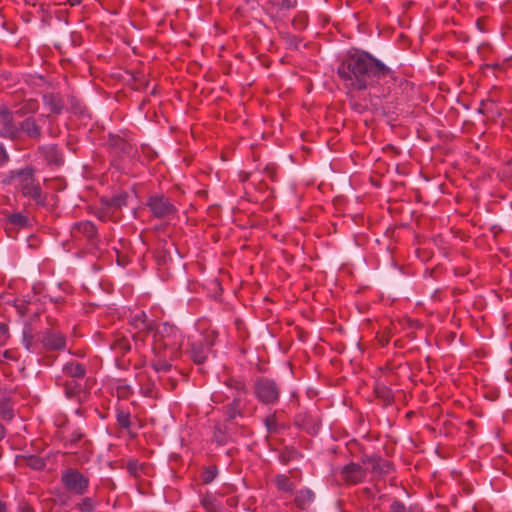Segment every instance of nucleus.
I'll use <instances>...</instances> for the list:
<instances>
[{
  "mask_svg": "<svg viewBox=\"0 0 512 512\" xmlns=\"http://www.w3.org/2000/svg\"><path fill=\"white\" fill-rule=\"evenodd\" d=\"M154 384H151L149 387H147L145 390H144V395L145 396H148V397H153L154 396Z\"/></svg>",
  "mask_w": 512,
  "mask_h": 512,
  "instance_id": "49",
  "label": "nucleus"
},
{
  "mask_svg": "<svg viewBox=\"0 0 512 512\" xmlns=\"http://www.w3.org/2000/svg\"><path fill=\"white\" fill-rule=\"evenodd\" d=\"M265 171H266V173H268V174L270 175V177L272 178V180H274V169H273V167H271V166H267V167L265 168Z\"/></svg>",
  "mask_w": 512,
  "mask_h": 512,
  "instance_id": "50",
  "label": "nucleus"
},
{
  "mask_svg": "<svg viewBox=\"0 0 512 512\" xmlns=\"http://www.w3.org/2000/svg\"><path fill=\"white\" fill-rule=\"evenodd\" d=\"M146 205L152 214L159 219H169L175 215L177 209L164 195H151Z\"/></svg>",
  "mask_w": 512,
  "mask_h": 512,
  "instance_id": "7",
  "label": "nucleus"
},
{
  "mask_svg": "<svg viewBox=\"0 0 512 512\" xmlns=\"http://www.w3.org/2000/svg\"><path fill=\"white\" fill-rule=\"evenodd\" d=\"M55 383L59 387H63L64 394L68 399H74L82 402L86 399L88 393L86 386L77 379H65L63 376H56Z\"/></svg>",
  "mask_w": 512,
  "mask_h": 512,
  "instance_id": "8",
  "label": "nucleus"
},
{
  "mask_svg": "<svg viewBox=\"0 0 512 512\" xmlns=\"http://www.w3.org/2000/svg\"><path fill=\"white\" fill-rule=\"evenodd\" d=\"M42 100L44 105L51 111V113L46 116L48 119L51 120L53 115L57 116L63 112L65 104L59 94L46 93L43 95Z\"/></svg>",
  "mask_w": 512,
  "mask_h": 512,
  "instance_id": "15",
  "label": "nucleus"
},
{
  "mask_svg": "<svg viewBox=\"0 0 512 512\" xmlns=\"http://www.w3.org/2000/svg\"><path fill=\"white\" fill-rule=\"evenodd\" d=\"M25 5L31 6L34 11H30L29 13L31 15L39 14L43 11L42 5H38L39 0H22Z\"/></svg>",
  "mask_w": 512,
  "mask_h": 512,
  "instance_id": "42",
  "label": "nucleus"
},
{
  "mask_svg": "<svg viewBox=\"0 0 512 512\" xmlns=\"http://www.w3.org/2000/svg\"><path fill=\"white\" fill-rule=\"evenodd\" d=\"M19 138L24 134L28 139L39 141L42 137V128L33 116H27L18 124Z\"/></svg>",
  "mask_w": 512,
  "mask_h": 512,
  "instance_id": "10",
  "label": "nucleus"
},
{
  "mask_svg": "<svg viewBox=\"0 0 512 512\" xmlns=\"http://www.w3.org/2000/svg\"><path fill=\"white\" fill-rule=\"evenodd\" d=\"M62 372L63 377L67 376L71 379L82 380L86 375V367L77 361H69L63 366Z\"/></svg>",
  "mask_w": 512,
  "mask_h": 512,
  "instance_id": "18",
  "label": "nucleus"
},
{
  "mask_svg": "<svg viewBox=\"0 0 512 512\" xmlns=\"http://www.w3.org/2000/svg\"><path fill=\"white\" fill-rule=\"evenodd\" d=\"M117 262H118V264H119V265H121V266H124V265H125L124 260H123V259H121L119 256H118Z\"/></svg>",
  "mask_w": 512,
  "mask_h": 512,
  "instance_id": "57",
  "label": "nucleus"
},
{
  "mask_svg": "<svg viewBox=\"0 0 512 512\" xmlns=\"http://www.w3.org/2000/svg\"><path fill=\"white\" fill-rule=\"evenodd\" d=\"M72 235L74 237L83 235L92 246H96L98 239L97 228L91 221L75 223L72 228Z\"/></svg>",
  "mask_w": 512,
  "mask_h": 512,
  "instance_id": "12",
  "label": "nucleus"
},
{
  "mask_svg": "<svg viewBox=\"0 0 512 512\" xmlns=\"http://www.w3.org/2000/svg\"><path fill=\"white\" fill-rule=\"evenodd\" d=\"M297 455V452L294 448L286 447L279 455V459L281 463L287 464L291 460H293Z\"/></svg>",
  "mask_w": 512,
  "mask_h": 512,
  "instance_id": "36",
  "label": "nucleus"
},
{
  "mask_svg": "<svg viewBox=\"0 0 512 512\" xmlns=\"http://www.w3.org/2000/svg\"><path fill=\"white\" fill-rule=\"evenodd\" d=\"M122 390H123V395H124L128 391V388H123Z\"/></svg>",
  "mask_w": 512,
  "mask_h": 512,
  "instance_id": "59",
  "label": "nucleus"
},
{
  "mask_svg": "<svg viewBox=\"0 0 512 512\" xmlns=\"http://www.w3.org/2000/svg\"><path fill=\"white\" fill-rule=\"evenodd\" d=\"M25 464L35 470H41L45 467V461L39 456L30 455L24 457Z\"/></svg>",
  "mask_w": 512,
  "mask_h": 512,
  "instance_id": "31",
  "label": "nucleus"
},
{
  "mask_svg": "<svg viewBox=\"0 0 512 512\" xmlns=\"http://www.w3.org/2000/svg\"><path fill=\"white\" fill-rule=\"evenodd\" d=\"M83 434L79 430H75L71 433L68 442L65 444L67 448L76 446L83 438Z\"/></svg>",
  "mask_w": 512,
  "mask_h": 512,
  "instance_id": "38",
  "label": "nucleus"
},
{
  "mask_svg": "<svg viewBox=\"0 0 512 512\" xmlns=\"http://www.w3.org/2000/svg\"><path fill=\"white\" fill-rule=\"evenodd\" d=\"M14 417V411L9 400L0 401V419L10 421Z\"/></svg>",
  "mask_w": 512,
  "mask_h": 512,
  "instance_id": "26",
  "label": "nucleus"
},
{
  "mask_svg": "<svg viewBox=\"0 0 512 512\" xmlns=\"http://www.w3.org/2000/svg\"><path fill=\"white\" fill-rule=\"evenodd\" d=\"M38 152L44 157L49 165L60 166L63 163V156L56 145H42Z\"/></svg>",
  "mask_w": 512,
  "mask_h": 512,
  "instance_id": "16",
  "label": "nucleus"
},
{
  "mask_svg": "<svg viewBox=\"0 0 512 512\" xmlns=\"http://www.w3.org/2000/svg\"><path fill=\"white\" fill-rule=\"evenodd\" d=\"M388 343V339H386L384 342H382V344H387Z\"/></svg>",
  "mask_w": 512,
  "mask_h": 512,
  "instance_id": "61",
  "label": "nucleus"
},
{
  "mask_svg": "<svg viewBox=\"0 0 512 512\" xmlns=\"http://www.w3.org/2000/svg\"><path fill=\"white\" fill-rule=\"evenodd\" d=\"M79 509L82 512H93L95 509V502L92 498L86 497L78 504Z\"/></svg>",
  "mask_w": 512,
  "mask_h": 512,
  "instance_id": "37",
  "label": "nucleus"
},
{
  "mask_svg": "<svg viewBox=\"0 0 512 512\" xmlns=\"http://www.w3.org/2000/svg\"><path fill=\"white\" fill-rule=\"evenodd\" d=\"M340 475L346 483L357 484L365 478L366 471L361 465L350 463L342 468Z\"/></svg>",
  "mask_w": 512,
  "mask_h": 512,
  "instance_id": "13",
  "label": "nucleus"
},
{
  "mask_svg": "<svg viewBox=\"0 0 512 512\" xmlns=\"http://www.w3.org/2000/svg\"><path fill=\"white\" fill-rule=\"evenodd\" d=\"M308 23V17L305 13L299 12L292 20V26L296 31H303Z\"/></svg>",
  "mask_w": 512,
  "mask_h": 512,
  "instance_id": "32",
  "label": "nucleus"
},
{
  "mask_svg": "<svg viewBox=\"0 0 512 512\" xmlns=\"http://www.w3.org/2000/svg\"><path fill=\"white\" fill-rule=\"evenodd\" d=\"M209 346L204 341H195L190 344L188 353L195 364H202L206 361Z\"/></svg>",
  "mask_w": 512,
  "mask_h": 512,
  "instance_id": "17",
  "label": "nucleus"
},
{
  "mask_svg": "<svg viewBox=\"0 0 512 512\" xmlns=\"http://www.w3.org/2000/svg\"><path fill=\"white\" fill-rule=\"evenodd\" d=\"M100 202L104 206V209L99 211L97 216L99 219L104 220L110 210H118L127 205V194L121 193L110 198L102 197Z\"/></svg>",
  "mask_w": 512,
  "mask_h": 512,
  "instance_id": "11",
  "label": "nucleus"
},
{
  "mask_svg": "<svg viewBox=\"0 0 512 512\" xmlns=\"http://www.w3.org/2000/svg\"><path fill=\"white\" fill-rule=\"evenodd\" d=\"M23 344L29 352L41 354V332L35 334L31 324L25 325Z\"/></svg>",
  "mask_w": 512,
  "mask_h": 512,
  "instance_id": "14",
  "label": "nucleus"
},
{
  "mask_svg": "<svg viewBox=\"0 0 512 512\" xmlns=\"http://www.w3.org/2000/svg\"><path fill=\"white\" fill-rule=\"evenodd\" d=\"M202 505L207 512H221L216 499L212 496H205L202 499Z\"/></svg>",
  "mask_w": 512,
  "mask_h": 512,
  "instance_id": "34",
  "label": "nucleus"
},
{
  "mask_svg": "<svg viewBox=\"0 0 512 512\" xmlns=\"http://www.w3.org/2000/svg\"><path fill=\"white\" fill-rule=\"evenodd\" d=\"M378 456V454H364L362 456V462L372 467Z\"/></svg>",
  "mask_w": 512,
  "mask_h": 512,
  "instance_id": "45",
  "label": "nucleus"
},
{
  "mask_svg": "<svg viewBox=\"0 0 512 512\" xmlns=\"http://www.w3.org/2000/svg\"><path fill=\"white\" fill-rule=\"evenodd\" d=\"M389 512H406V507L401 501L394 500L390 505Z\"/></svg>",
  "mask_w": 512,
  "mask_h": 512,
  "instance_id": "43",
  "label": "nucleus"
},
{
  "mask_svg": "<svg viewBox=\"0 0 512 512\" xmlns=\"http://www.w3.org/2000/svg\"><path fill=\"white\" fill-rule=\"evenodd\" d=\"M228 434L222 427H216L214 431L213 439L219 445H225L228 442Z\"/></svg>",
  "mask_w": 512,
  "mask_h": 512,
  "instance_id": "35",
  "label": "nucleus"
},
{
  "mask_svg": "<svg viewBox=\"0 0 512 512\" xmlns=\"http://www.w3.org/2000/svg\"><path fill=\"white\" fill-rule=\"evenodd\" d=\"M8 177L9 182H17V186L23 196L31 198L40 205L45 203L46 197L43 195L40 185L35 183L34 169L32 167L11 170Z\"/></svg>",
  "mask_w": 512,
  "mask_h": 512,
  "instance_id": "3",
  "label": "nucleus"
},
{
  "mask_svg": "<svg viewBox=\"0 0 512 512\" xmlns=\"http://www.w3.org/2000/svg\"><path fill=\"white\" fill-rule=\"evenodd\" d=\"M147 465L145 463H140L137 460L129 461L127 464L128 472L134 476L139 477L142 473H146Z\"/></svg>",
  "mask_w": 512,
  "mask_h": 512,
  "instance_id": "27",
  "label": "nucleus"
},
{
  "mask_svg": "<svg viewBox=\"0 0 512 512\" xmlns=\"http://www.w3.org/2000/svg\"><path fill=\"white\" fill-rule=\"evenodd\" d=\"M18 512H35L33 507L27 502H21L18 506Z\"/></svg>",
  "mask_w": 512,
  "mask_h": 512,
  "instance_id": "48",
  "label": "nucleus"
},
{
  "mask_svg": "<svg viewBox=\"0 0 512 512\" xmlns=\"http://www.w3.org/2000/svg\"><path fill=\"white\" fill-rule=\"evenodd\" d=\"M14 114L7 107H0V136L10 140L19 139L18 125L14 121Z\"/></svg>",
  "mask_w": 512,
  "mask_h": 512,
  "instance_id": "9",
  "label": "nucleus"
},
{
  "mask_svg": "<svg viewBox=\"0 0 512 512\" xmlns=\"http://www.w3.org/2000/svg\"><path fill=\"white\" fill-rule=\"evenodd\" d=\"M250 174L249 173H243V175H241V181H246L248 180Z\"/></svg>",
  "mask_w": 512,
  "mask_h": 512,
  "instance_id": "54",
  "label": "nucleus"
},
{
  "mask_svg": "<svg viewBox=\"0 0 512 512\" xmlns=\"http://www.w3.org/2000/svg\"><path fill=\"white\" fill-rule=\"evenodd\" d=\"M391 73L388 66L361 50L349 51L337 68V74L346 87L355 90L373 87Z\"/></svg>",
  "mask_w": 512,
  "mask_h": 512,
  "instance_id": "1",
  "label": "nucleus"
},
{
  "mask_svg": "<svg viewBox=\"0 0 512 512\" xmlns=\"http://www.w3.org/2000/svg\"><path fill=\"white\" fill-rule=\"evenodd\" d=\"M8 337V327L5 323L0 322V342H3Z\"/></svg>",
  "mask_w": 512,
  "mask_h": 512,
  "instance_id": "47",
  "label": "nucleus"
},
{
  "mask_svg": "<svg viewBox=\"0 0 512 512\" xmlns=\"http://www.w3.org/2000/svg\"><path fill=\"white\" fill-rule=\"evenodd\" d=\"M111 348L116 352H120V353L124 354V353L130 351L131 345L126 338L121 337V338H117L113 341V343L111 344Z\"/></svg>",
  "mask_w": 512,
  "mask_h": 512,
  "instance_id": "30",
  "label": "nucleus"
},
{
  "mask_svg": "<svg viewBox=\"0 0 512 512\" xmlns=\"http://www.w3.org/2000/svg\"><path fill=\"white\" fill-rule=\"evenodd\" d=\"M80 2H81V0H70L71 6L78 5V4H80Z\"/></svg>",
  "mask_w": 512,
  "mask_h": 512,
  "instance_id": "56",
  "label": "nucleus"
},
{
  "mask_svg": "<svg viewBox=\"0 0 512 512\" xmlns=\"http://www.w3.org/2000/svg\"><path fill=\"white\" fill-rule=\"evenodd\" d=\"M5 435H6V429L2 424H0V441L5 437Z\"/></svg>",
  "mask_w": 512,
  "mask_h": 512,
  "instance_id": "51",
  "label": "nucleus"
},
{
  "mask_svg": "<svg viewBox=\"0 0 512 512\" xmlns=\"http://www.w3.org/2000/svg\"><path fill=\"white\" fill-rule=\"evenodd\" d=\"M392 469V463L383 459L380 455L371 467L372 472L377 476L387 475L392 471Z\"/></svg>",
  "mask_w": 512,
  "mask_h": 512,
  "instance_id": "22",
  "label": "nucleus"
},
{
  "mask_svg": "<svg viewBox=\"0 0 512 512\" xmlns=\"http://www.w3.org/2000/svg\"><path fill=\"white\" fill-rule=\"evenodd\" d=\"M9 160V154L7 153L4 145L0 143V166L6 164Z\"/></svg>",
  "mask_w": 512,
  "mask_h": 512,
  "instance_id": "44",
  "label": "nucleus"
},
{
  "mask_svg": "<svg viewBox=\"0 0 512 512\" xmlns=\"http://www.w3.org/2000/svg\"><path fill=\"white\" fill-rule=\"evenodd\" d=\"M376 392L378 397L382 398L387 404H390L393 401L392 393L388 388H376Z\"/></svg>",
  "mask_w": 512,
  "mask_h": 512,
  "instance_id": "39",
  "label": "nucleus"
},
{
  "mask_svg": "<svg viewBox=\"0 0 512 512\" xmlns=\"http://www.w3.org/2000/svg\"><path fill=\"white\" fill-rule=\"evenodd\" d=\"M172 361L167 353L165 355H154V358L151 360V366L156 372L166 373L171 370L172 365L170 362Z\"/></svg>",
  "mask_w": 512,
  "mask_h": 512,
  "instance_id": "20",
  "label": "nucleus"
},
{
  "mask_svg": "<svg viewBox=\"0 0 512 512\" xmlns=\"http://www.w3.org/2000/svg\"><path fill=\"white\" fill-rule=\"evenodd\" d=\"M39 104L35 99H28L21 103L20 107L15 110V115L23 117L29 114H34L38 111Z\"/></svg>",
  "mask_w": 512,
  "mask_h": 512,
  "instance_id": "23",
  "label": "nucleus"
},
{
  "mask_svg": "<svg viewBox=\"0 0 512 512\" xmlns=\"http://www.w3.org/2000/svg\"><path fill=\"white\" fill-rule=\"evenodd\" d=\"M6 511V505L4 502L0 501V512H5Z\"/></svg>",
  "mask_w": 512,
  "mask_h": 512,
  "instance_id": "55",
  "label": "nucleus"
},
{
  "mask_svg": "<svg viewBox=\"0 0 512 512\" xmlns=\"http://www.w3.org/2000/svg\"><path fill=\"white\" fill-rule=\"evenodd\" d=\"M108 145L114 149L117 154L129 153L131 149L130 144L118 135H110Z\"/></svg>",
  "mask_w": 512,
  "mask_h": 512,
  "instance_id": "21",
  "label": "nucleus"
},
{
  "mask_svg": "<svg viewBox=\"0 0 512 512\" xmlns=\"http://www.w3.org/2000/svg\"><path fill=\"white\" fill-rule=\"evenodd\" d=\"M137 330L133 339L142 344L151 336V350L153 355L169 354L171 360H177L181 355L183 336L180 330L169 323H155L149 320L144 312L136 315L133 322Z\"/></svg>",
  "mask_w": 512,
  "mask_h": 512,
  "instance_id": "2",
  "label": "nucleus"
},
{
  "mask_svg": "<svg viewBox=\"0 0 512 512\" xmlns=\"http://www.w3.org/2000/svg\"><path fill=\"white\" fill-rule=\"evenodd\" d=\"M264 423L269 433L276 434L282 429V426L277 422L275 414L266 417Z\"/></svg>",
  "mask_w": 512,
  "mask_h": 512,
  "instance_id": "33",
  "label": "nucleus"
},
{
  "mask_svg": "<svg viewBox=\"0 0 512 512\" xmlns=\"http://www.w3.org/2000/svg\"><path fill=\"white\" fill-rule=\"evenodd\" d=\"M283 37L287 39L291 45H294L295 48H297L298 44L301 42L300 38H297L296 36L289 33H285Z\"/></svg>",
  "mask_w": 512,
  "mask_h": 512,
  "instance_id": "46",
  "label": "nucleus"
},
{
  "mask_svg": "<svg viewBox=\"0 0 512 512\" xmlns=\"http://www.w3.org/2000/svg\"><path fill=\"white\" fill-rule=\"evenodd\" d=\"M254 394L261 403L272 405L279 400L280 388L274 380L260 377L254 383Z\"/></svg>",
  "mask_w": 512,
  "mask_h": 512,
  "instance_id": "5",
  "label": "nucleus"
},
{
  "mask_svg": "<svg viewBox=\"0 0 512 512\" xmlns=\"http://www.w3.org/2000/svg\"><path fill=\"white\" fill-rule=\"evenodd\" d=\"M234 383H235V386H234V387H235L238 391H240V390H243V389H244V384H243V383H241L240 381H234Z\"/></svg>",
  "mask_w": 512,
  "mask_h": 512,
  "instance_id": "52",
  "label": "nucleus"
},
{
  "mask_svg": "<svg viewBox=\"0 0 512 512\" xmlns=\"http://www.w3.org/2000/svg\"><path fill=\"white\" fill-rule=\"evenodd\" d=\"M8 222L6 232L9 237H14L12 233H15L14 228H22L28 225V218L20 212L10 214L8 216Z\"/></svg>",
  "mask_w": 512,
  "mask_h": 512,
  "instance_id": "19",
  "label": "nucleus"
},
{
  "mask_svg": "<svg viewBox=\"0 0 512 512\" xmlns=\"http://www.w3.org/2000/svg\"><path fill=\"white\" fill-rule=\"evenodd\" d=\"M49 133L51 136H55V134L51 130H49Z\"/></svg>",
  "mask_w": 512,
  "mask_h": 512,
  "instance_id": "60",
  "label": "nucleus"
},
{
  "mask_svg": "<svg viewBox=\"0 0 512 512\" xmlns=\"http://www.w3.org/2000/svg\"><path fill=\"white\" fill-rule=\"evenodd\" d=\"M116 420L119 428L126 430L129 434H131V414L128 411H125L121 408L116 410Z\"/></svg>",
  "mask_w": 512,
  "mask_h": 512,
  "instance_id": "24",
  "label": "nucleus"
},
{
  "mask_svg": "<svg viewBox=\"0 0 512 512\" xmlns=\"http://www.w3.org/2000/svg\"><path fill=\"white\" fill-rule=\"evenodd\" d=\"M273 3L280 9L290 10L296 6L297 0H273Z\"/></svg>",
  "mask_w": 512,
  "mask_h": 512,
  "instance_id": "41",
  "label": "nucleus"
},
{
  "mask_svg": "<svg viewBox=\"0 0 512 512\" xmlns=\"http://www.w3.org/2000/svg\"><path fill=\"white\" fill-rule=\"evenodd\" d=\"M61 481L68 491L77 495L85 494L89 486V479L75 468L66 469Z\"/></svg>",
  "mask_w": 512,
  "mask_h": 512,
  "instance_id": "6",
  "label": "nucleus"
},
{
  "mask_svg": "<svg viewBox=\"0 0 512 512\" xmlns=\"http://www.w3.org/2000/svg\"><path fill=\"white\" fill-rule=\"evenodd\" d=\"M216 474H217V470L215 467H208L204 470L203 474H202V480L205 484H208L210 482H212L215 477H216Z\"/></svg>",
  "mask_w": 512,
  "mask_h": 512,
  "instance_id": "40",
  "label": "nucleus"
},
{
  "mask_svg": "<svg viewBox=\"0 0 512 512\" xmlns=\"http://www.w3.org/2000/svg\"><path fill=\"white\" fill-rule=\"evenodd\" d=\"M314 499V493L309 489L300 490L295 496V503L301 509L306 508Z\"/></svg>",
  "mask_w": 512,
  "mask_h": 512,
  "instance_id": "25",
  "label": "nucleus"
},
{
  "mask_svg": "<svg viewBox=\"0 0 512 512\" xmlns=\"http://www.w3.org/2000/svg\"><path fill=\"white\" fill-rule=\"evenodd\" d=\"M66 347L65 336L54 329H46L41 332V364L45 366H51L55 357L49 353L62 351Z\"/></svg>",
  "mask_w": 512,
  "mask_h": 512,
  "instance_id": "4",
  "label": "nucleus"
},
{
  "mask_svg": "<svg viewBox=\"0 0 512 512\" xmlns=\"http://www.w3.org/2000/svg\"><path fill=\"white\" fill-rule=\"evenodd\" d=\"M275 484L277 488L284 492H290L293 490L294 484L290 481L286 475H277L275 477Z\"/></svg>",
  "mask_w": 512,
  "mask_h": 512,
  "instance_id": "29",
  "label": "nucleus"
},
{
  "mask_svg": "<svg viewBox=\"0 0 512 512\" xmlns=\"http://www.w3.org/2000/svg\"><path fill=\"white\" fill-rule=\"evenodd\" d=\"M240 402H241V399H240V396L238 393L237 395L234 396L232 403L229 404L227 407L226 414H227L229 420H233L234 418H236L238 415L241 414L240 409H239Z\"/></svg>",
  "mask_w": 512,
  "mask_h": 512,
  "instance_id": "28",
  "label": "nucleus"
},
{
  "mask_svg": "<svg viewBox=\"0 0 512 512\" xmlns=\"http://www.w3.org/2000/svg\"><path fill=\"white\" fill-rule=\"evenodd\" d=\"M72 107H73V109H74V113H77V112H78V111H77V108H76V106H74V104H73V103H72Z\"/></svg>",
  "mask_w": 512,
  "mask_h": 512,
  "instance_id": "58",
  "label": "nucleus"
},
{
  "mask_svg": "<svg viewBox=\"0 0 512 512\" xmlns=\"http://www.w3.org/2000/svg\"><path fill=\"white\" fill-rule=\"evenodd\" d=\"M4 357H5V358H7V359H11V360L15 359V358L13 357V355H12V352H11V351H5V352H4Z\"/></svg>",
  "mask_w": 512,
  "mask_h": 512,
  "instance_id": "53",
  "label": "nucleus"
}]
</instances>
